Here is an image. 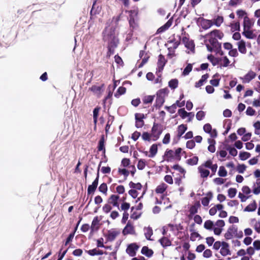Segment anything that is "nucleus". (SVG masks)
<instances>
[{
  "mask_svg": "<svg viewBox=\"0 0 260 260\" xmlns=\"http://www.w3.org/2000/svg\"><path fill=\"white\" fill-rule=\"evenodd\" d=\"M199 158L198 156H193L192 158H189L186 160V163L190 166H194L198 164Z\"/></svg>",
  "mask_w": 260,
  "mask_h": 260,
  "instance_id": "44",
  "label": "nucleus"
},
{
  "mask_svg": "<svg viewBox=\"0 0 260 260\" xmlns=\"http://www.w3.org/2000/svg\"><path fill=\"white\" fill-rule=\"evenodd\" d=\"M101 109V108L99 107H97L95 108L93 111V122L95 125V127H96V125L98 122V118L99 115V111Z\"/></svg>",
  "mask_w": 260,
  "mask_h": 260,
  "instance_id": "41",
  "label": "nucleus"
},
{
  "mask_svg": "<svg viewBox=\"0 0 260 260\" xmlns=\"http://www.w3.org/2000/svg\"><path fill=\"white\" fill-rule=\"evenodd\" d=\"M139 246L135 243L129 244L126 249V252L131 256H134Z\"/></svg>",
  "mask_w": 260,
  "mask_h": 260,
  "instance_id": "10",
  "label": "nucleus"
},
{
  "mask_svg": "<svg viewBox=\"0 0 260 260\" xmlns=\"http://www.w3.org/2000/svg\"><path fill=\"white\" fill-rule=\"evenodd\" d=\"M254 20L250 19L247 16H244L243 21V29H250L253 26Z\"/></svg>",
  "mask_w": 260,
  "mask_h": 260,
  "instance_id": "12",
  "label": "nucleus"
},
{
  "mask_svg": "<svg viewBox=\"0 0 260 260\" xmlns=\"http://www.w3.org/2000/svg\"><path fill=\"white\" fill-rule=\"evenodd\" d=\"M187 125L182 124L178 126L177 128V136L178 138H180L182 135L185 133V132L187 130Z\"/></svg>",
  "mask_w": 260,
  "mask_h": 260,
  "instance_id": "31",
  "label": "nucleus"
},
{
  "mask_svg": "<svg viewBox=\"0 0 260 260\" xmlns=\"http://www.w3.org/2000/svg\"><path fill=\"white\" fill-rule=\"evenodd\" d=\"M99 190L101 192L106 195L108 190V187L107 184L106 183H102L99 187Z\"/></svg>",
  "mask_w": 260,
  "mask_h": 260,
  "instance_id": "49",
  "label": "nucleus"
},
{
  "mask_svg": "<svg viewBox=\"0 0 260 260\" xmlns=\"http://www.w3.org/2000/svg\"><path fill=\"white\" fill-rule=\"evenodd\" d=\"M141 253L147 257H150L153 255V251L152 249H149L148 247L143 246L141 249Z\"/></svg>",
  "mask_w": 260,
  "mask_h": 260,
  "instance_id": "32",
  "label": "nucleus"
},
{
  "mask_svg": "<svg viewBox=\"0 0 260 260\" xmlns=\"http://www.w3.org/2000/svg\"><path fill=\"white\" fill-rule=\"evenodd\" d=\"M214 225L213 222L210 220H206L204 224V227L205 229L208 230H211L213 229Z\"/></svg>",
  "mask_w": 260,
  "mask_h": 260,
  "instance_id": "50",
  "label": "nucleus"
},
{
  "mask_svg": "<svg viewBox=\"0 0 260 260\" xmlns=\"http://www.w3.org/2000/svg\"><path fill=\"white\" fill-rule=\"evenodd\" d=\"M192 64L190 63L188 64L183 71V75L184 76L188 75L189 73L192 71Z\"/></svg>",
  "mask_w": 260,
  "mask_h": 260,
  "instance_id": "58",
  "label": "nucleus"
},
{
  "mask_svg": "<svg viewBox=\"0 0 260 260\" xmlns=\"http://www.w3.org/2000/svg\"><path fill=\"white\" fill-rule=\"evenodd\" d=\"M181 40L183 44H184L185 47L187 49L192 50L194 49V44L192 40H189V39L186 37H183Z\"/></svg>",
  "mask_w": 260,
  "mask_h": 260,
  "instance_id": "11",
  "label": "nucleus"
},
{
  "mask_svg": "<svg viewBox=\"0 0 260 260\" xmlns=\"http://www.w3.org/2000/svg\"><path fill=\"white\" fill-rule=\"evenodd\" d=\"M243 236V232L242 231H238V228L235 225L230 226L224 234V237L226 240L231 239L233 236L241 238Z\"/></svg>",
  "mask_w": 260,
  "mask_h": 260,
  "instance_id": "4",
  "label": "nucleus"
},
{
  "mask_svg": "<svg viewBox=\"0 0 260 260\" xmlns=\"http://www.w3.org/2000/svg\"><path fill=\"white\" fill-rule=\"evenodd\" d=\"M172 168L174 169V170H177L180 173H181V174H183L184 175L186 172L185 170L178 164L174 165L172 167Z\"/></svg>",
  "mask_w": 260,
  "mask_h": 260,
  "instance_id": "64",
  "label": "nucleus"
},
{
  "mask_svg": "<svg viewBox=\"0 0 260 260\" xmlns=\"http://www.w3.org/2000/svg\"><path fill=\"white\" fill-rule=\"evenodd\" d=\"M256 73L252 71H249L243 78L244 83H249L256 77Z\"/></svg>",
  "mask_w": 260,
  "mask_h": 260,
  "instance_id": "18",
  "label": "nucleus"
},
{
  "mask_svg": "<svg viewBox=\"0 0 260 260\" xmlns=\"http://www.w3.org/2000/svg\"><path fill=\"white\" fill-rule=\"evenodd\" d=\"M96 2V0H94V2L93 3L92 9L90 11V18L91 19H94V16H95L97 14L99 13V11L98 10V9L95 10V8H94Z\"/></svg>",
  "mask_w": 260,
  "mask_h": 260,
  "instance_id": "48",
  "label": "nucleus"
},
{
  "mask_svg": "<svg viewBox=\"0 0 260 260\" xmlns=\"http://www.w3.org/2000/svg\"><path fill=\"white\" fill-rule=\"evenodd\" d=\"M224 36L223 33L218 29H214L203 36L204 43L208 51L215 52L220 55H223L221 50V44L219 43L217 39H221Z\"/></svg>",
  "mask_w": 260,
  "mask_h": 260,
  "instance_id": "1",
  "label": "nucleus"
},
{
  "mask_svg": "<svg viewBox=\"0 0 260 260\" xmlns=\"http://www.w3.org/2000/svg\"><path fill=\"white\" fill-rule=\"evenodd\" d=\"M120 209L123 212H127L128 210L130 208V204L126 202H123L119 207Z\"/></svg>",
  "mask_w": 260,
  "mask_h": 260,
  "instance_id": "54",
  "label": "nucleus"
},
{
  "mask_svg": "<svg viewBox=\"0 0 260 260\" xmlns=\"http://www.w3.org/2000/svg\"><path fill=\"white\" fill-rule=\"evenodd\" d=\"M250 153L247 152H240L239 154V158L242 160H245L250 156Z\"/></svg>",
  "mask_w": 260,
  "mask_h": 260,
  "instance_id": "55",
  "label": "nucleus"
},
{
  "mask_svg": "<svg viewBox=\"0 0 260 260\" xmlns=\"http://www.w3.org/2000/svg\"><path fill=\"white\" fill-rule=\"evenodd\" d=\"M100 228V219H99L98 216H95L94 217L91 225L90 226V229L91 231H96Z\"/></svg>",
  "mask_w": 260,
  "mask_h": 260,
  "instance_id": "20",
  "label": "nucleus"
},
{
  "mask_svg": "<svg viewBox=\"0 0 260 260\" xmlns=\"http://www.w3.org/2000/svg\"><path fill=\"white\" fill-rule=\"evenodd\" d=\"M242 35L246 38L249 39H253L256 37V35L253 33V30L250 29H243Z\"/></svg>",
  "mask_w": 260,
  "mask_h": 260,
  "instance_id": "24",
  "label": "nucleus"
},
{
  "mask_svg": "<svg viewBox=\"0 0 260 260\" xmlns=\"http://www.w3.org/2000/svg\"><path fill=\"white\" fill-rule=\"evenodd\" d=\"M135 126L137 128H141L144 125V121L143 120L146 117L144 114L136 113L135 114Z\"/></svg>",
  "mask_w": 260,
  "mask_h": 260,
  "instance_id": "8",
  "label": "nucleus"
},
{
  "mask_svg": "<svg viewBox=\"0 0 260 260\" xmlns=\"http://www.w3.org/2000/svg\"><path fill=\"white\" fill-rule=\"evenodd\" d=\"M209 76L208 73H206V74L202 75L201 79L198 82H197L195 83V87L196 88H199V87H200L201 86H202L203 85L204 83L208 78Z\"/></svg>",
  "mask_w": 260,
  "mask_h": 260,
  "instance_id": "30",
  "label": "nucleus"
},
{
  "mask_svg": "<svg viewBox=\"0 0 260 260\" xmlns=\"http://www.w3.org/2000/svg\"><path fill=\"white\" fill-rule=\"evenodd\" d=\"M102 162L101 161L99 165L98 169V172H97V176H96V178L93 181L92 184L89 185L88 186L87 193L88 194L93 193L97 188V186L98 185L99 178V170H100V167L101 166Z\"/></svg>",
  "mask_w": 260,
  "mask_h": 260,
  "instance_id": "6",
  "label": "nucleus"
},
{
  "mask_svg": "<svg viewBox=\"0 0 260 260\" xmlns=\"http://www.w3.org/2000/svg\"><path fill=\"white\" fill-rule=\"evenodd\" d=\"M179 81L177 79H171L168 83V86L172 89H175L178 86Z\"/></svg>",
  "mask_w": 260,
  "mask_h": 260,
  "instance_id": "39",
  "label": "nucleus"
},
{
  "mask_svg": "<svg viewBox=\"0 0 260 260\" xmlns=\"http://www.w3.org/2000/svg\"><path fill=\"white\" fill-rule=\"evenodd\" d=\"M158 241L164 248L170 246L172 244V242L171 241V240L169 238L165 236L160 238L158 240Z\"/></svg>",
  "mask_w": 260,
  "mask_h": 260,
  "instance_id": "26",
  "label": "nucleus"
},
{
  "mask_svg": "<svg viewBox=\"0 0 260 260\" xmlns=\"http://www.w3.org/2000/svg\"><path fill=\"white\" fill-rule=\"evenodd\" d=\"M208 59L212 62L213 66H216L218 63V59L215 58L213 55L210 54L208 56Z\"/></svg>",
  "mask_w": 260,
  "mask_h": 260,
  "instance_id": "60",
  "label": "nucleus"
},
{
  "mask_svg": "<svg viewBox=\"0 0 260 260\" xmlns=\"http://www.w3.org/2000/svg\"><path fill=\"white\" fill-rule=\"evenodd\" d=\"M218 174L221 177H225L227 175V171L223 166H220L219 167Z\"/></svg>",
  "mask_w": 260,
  "mask_h": 260,
  "instance_id": "56",
  "label": "nucleus"
},
{
  "mask_svg": "<svg viewBox=\"0 0 260 260\" xmlns=\"http://www.w3.org/2000/svg\"><path fill=\"white\" fill-rule=\"evenodd\" d=\"M178 113L180 117L183 119H184L187 116H190V114H191V112H187L184 108L179 109Z\"/></svg>",
  "mask_w": 260,
  "mask_h": 260,
  "instance_id": "47",
  "label": "nucleus"
},
{
  "mask_svg": "<svg viewBox=\"0 0 260 260\" xmlns=\"http://www.w3.org/2000/svg\"><path fill=\"white\" fill-rule=\"evenodd\" d=\"M257 207L256 201L253 200L252 203L247 206L244 209V211L252 212L255 210Z\"/></svg>",
  "mask_w": 260,
  "mask_h": 260,
  "instance_id": "35",
  "label": "nucleus"
},
{
  "mask_svg": "<svg viewBox=\"0 0 260 260\" xmlns=\"http://www.w3.org/2000/svg\"><path fill=\"white\" fill-rule=\"evenodd\" d=\"M239 51L242 54H246L247 50L246 48L245 42L243 40H240L237 43Z\"/></svg>",
  "mask_w": 260,
  "mask_h": 260,
  "instance_id": "25",
  "label": "nucleus"
},
{
  "mask_svg": "<svg viewBox=\"0 0 260 260\" xmlns=\"http://www.w3.org/2000/svg\"><path fill=\"white\" fill-rule=\"evenodd\" d=\"M103 34V41L108 43L107 56L110 57L114 54L115 49L119 44V39L115 34L114 29L110 28L109 30L105 31Z\"/></svg>",
  "mask_w": 260,
  "mask_h": 260,
  "instance_id": "2",
  "label": "nucleus"
},
{
  "mask_svg": "<svg viewBox=\"0 0 260 260\" xmlns=\"http://www.w3.org/2000/svg\"><path fill=\"white\" fill-rule=\"evenodd\" d=\"M120 196L118 194H112L108 199L107 202L110 203L113 207L119 208Z\"/></svg>",
  "mask_w": 260,
  "mask_h": 260,
  "instance_id": "7",
  "label": "nucleus"
},
{
  "mask_svg": "<svg viewBox=\"0 0 260 260\" xmlns=\"http://www.w3.org/2000/svg\"><path fill=\"white\" fill-rule=\"evenodd\" d=\"M182 149L181 148H178L177 149H176L175 151L174 152L175 159H176L178 161L181 160V156L180 153Z\"/></svg>",
  "mask_w": 260,
  "mask_h": 260,
  "instance_id": "59",
  "label": "nucleus"
},
{
  "mask_svg": "<svg viewBox=\"0 0 260 260\" xmlns=\"http://www.w3.org/2000/svg\"><path fill=\"white\" fill-rule=\"evenodd\" d=\"M168 187V185L164 183H162L157 186L155 189L156 193H163Z\"/></svg>",
  "mask_w": 260,
  "mask_h": 260,
  "instance_id": "36",
  "label": "nucleus"
},
{
  "mask_svg": "<svg viewBox=\"0 0 260 260\" xmlns=\"http://www.w3.org/2000/svg\"><path fill=\"white\" fill-rule=\"evenodd\" d=\"M204 166L206 167V168L211 169L212 172L211 177L215 174L218 167L217 165L216 164H213L212 161L211 159H208L205 162Z\"/></svg>",
  "mask_w": 260,
  "mask_h": 260,
  "instance_id": "15",
  "label": "nucleus"
},
{
  "mask_svg": "<svg viewBox=\"0 0 260 260\" xmlns=\"http://www.w3.org/2000/svg\"><path fill=\"white\" fill-rule=\"evenodd\" d=\"M112 207H113L110 203L107 202V203L103 206L102 209L104 213L107 214L111 211Z\"/></svg>",
  "mask_w": 260,
  "mask_h": 260,
  "instance_id": "52",
  "label": "nucleus"
},
{
  "mask_svg": "<svg viewBox=\"0 0 260 260\" xmlns=\"http://www.w3.org/2000/svg\"><path fill=\"white\" fill-rule=\"evenodd\" d=\"M213 25L212 20L203 18L201 21V26L203 29L206 30Z\"/></svg>",
  "mask_w": 260,
  "mask_h": 260,
  "instance_id": "23",
  "label": "nucleus"
},
{
  "mask_svg": "<svg viewBox=\"0 0 260 260\" xmlns=\"http://www.w3.org/2000/svg\"><path fill=\"white\" fill-rule=\"evenodd\" d=\"M104 86V84H102L101 86L96 85H92L89 88V90L93 92L94 93L100 94L102 88Z\"/></svg>",
  "mask_w": 260,
  "mask_h": 260,
  "instance_id": "40",
  "label": "nucleus"
},
{
  "mask_svg": "<svg viewBox=\"0 0 260 260\" xmlns=\"http://www.w3.org/2000/svg\"><path fill=\"white\" fill-rule=\"evenodd\" d=\"M104 143V136L102 135L98 143V150L99 151L103 150V152L105 153L106 150L105 148Z\"/></svg>",
  "mask_w": 260,
  "mask_h": 260,
  "instance_id": "37",
  "label": "nucleus"
},
{
  "mask_svg": "<svg viewBox=\"0 0 260 260\" xmlns=\"http://www.w3.org/2000/svg\"><path fill=\"white\" fill-rule=\"evenodd\" d=\"M213 25H216V26H220L221 24L223 22V17L220 16H217V17L213 20Z\"/></svg>",
  "mask_w": 260,
  "mask_h": 260,
  "instance_id": "45",
  "label": "nucleus"
},
{
  "mask_svg": "<svg viewBox=\"0 0 260 260\" xmlns=\"http://www.w3.org/2000/svg\"><path fill=\"white\" fill-rule=\"evenodd\" d=\"M231 30L232 31H239L240 29V22L239 21L231 23L230 25Z\"/></svg>",
  "mask_w": 260,
  "mask_h": 260,
  "instance_id": "51",
  "label": "nucleus"
},
{
  "mask_svg": "<svg viewBox=\"0 0 260 260\" xmlns=\"http://www.w3.org/2000/svg\"><path fill=\"white\" fill-rule=\"evenodd\" d=\"M169 91L167 87L162 88L157 91L156 93V95L161 96L165 99V96H167Z\"/></svg>",
  "mask_w": 260,
  "mask_h": 260,
  "instance_id": "38",
  "label": "nucleus"
},
{
  "mask_svg": "<svg viewBox=\"0 0 260 260\" xmlns=\"http://www.w3.org/2000/svg\"><path fill=\"white\" fill-rule=\"evenodd\" d=\"M144 231L145 238L148 240H152V239H151V237L153 235V230L152 228L149 226L147 228H144Z\"/></svg>",
  "mask_w": 260,
  "mask_h": 260,
  "instance_id": "34",
  "label": "nucleus"
},
{
  "mask_svg": "<svg viewBox=\"0 0 260 260\" xmlns=\"http://www.w3.org/2000/svg\"><path fill=\"white\" fill-rule=\"evenodd\" d=\"M166 160L168 161H171L172 159H175L174 152L172 150L167 149L165 153Z\"/></svg>",
  "mask_w": 260,
  "mask_h": 260,
  "instance_id": "28",
  "label": "nucleus"
},
{
  "mask_svg": "<svg viewBox=\"0 0 260 260\" xmlns=\"http://www.w3.org/2000/svg\"><path fill=\"white\" fill-rule=\"evenodd\" d=\"M146 166V161L144 159H140L139 160L137 168L140 170H143Z\"/></svg>",
  "mask_w": 260,
  "mask_h": 260,
  "instance_id": "57",
  "label": "nucleus"
},
{
  "mask_svg": "<svg viewBox=\"0 0 260 260\" xmlns=\"http://www.w3.org/2000/svg\"><path fill=\"white\" fill-rule=\"evenodd\" d=\"M204 165L205 162L198 168V171L200 174V176L203 178H207L210 174V171L205 169L206 167Z\"/></svg>",
  "mask_w": 260,
  "mask_h": 260,
  "instance_id": "14",
  "label": "nucleus"
},
{
  "mask_svg": "<svg viewBox=\"0 0 260 260\" xmlns=\"http://www.w3.org/2000/svg\"><path fill=\"white\" fill-rule=\"evenodd\" d=\"M135 232V231L134 226L132 225L129 222H128L122 231V234L124 235L128 234H134Z\"/></svg>",
  "mask_w": 260,
  "mask_h": 260,
  "instance_id": "19",
  "label": "nucleus"
},
{
  "mask_svg": "<svg viewBox=\"0 0 260 260\" xmlns=\"http://www.w3.org/2000/svg\"><path fill=\"white\" fill-rule=\"evenodd\" d=\"M247 167L244 164H238L237 166V171L239 173H243L246 170Z\"/></svg>",
  "mask_w": 260,
  "mask_h": 260,
  "instance_id": "61",
  "label": "nucleus"
},
{
  "mask_svg": "<svg viewBox=\"0 0 260 260\" xmlns=\"http://www.w3.org/2000/svg\"><path fill=\"white\" fill-rule=\"evenodd\" d=\"M200 207L201 204L200 201H196L194 204L189 208V212L190 214L189 215V217L190 218L191 216L197 213L198 212V209L200 208Z\"/></svg>",
  "mask_w": 260,
  "mask_h": 260,
  "instance_id": "17",
  "label": "nucleus"
},
{
  "mask_svg": "<svg viewBox=\"0 0 260 260\" xmlns=\"http://www.w3.org/2000/svg\"><path fill=\"white\" fill-rule=\"evenodd\" d=\"M167 62V60L165 58V56L162 54H159L158 55V61L157 62V65L159 71H161L163 70Z\"/></svg>",
  "mask_w": 260,
  "mask_h": 260,
  "instance_id": "16",
  "label": "nucleus"
},
{
  "mask_svg": "<svg viewBox=\"0 0 260 260\" xmlns=\"http://www.w3.org/2000/svg\"><path fill=\"white\" fill-rule=\"evenodd\" d=\"M194 223H192L191 225V226L192 228V229H190V231L192 232L190 234V240L192 241H194L197 238H199L200 239L202 238L201 236L198 233L194 232Z\"/></svg>",
  "mask_w": 260,
  "mask_h": 260,
  "instance_id": "27",
  "label": "nucleus"
},
{
  "mask_svg": "<svg viewBox=\"0 0 260 260\" xmlns=\"http://www.w3.org/2000/svg\"><path fill=\"white\" fill-rule=\"evenodd\" d=\"M157 150L158 148L157 144H154L152 145L150 148V153L148 155V157L151 158L154 157L157 152Z\"/></svg>",
  "mask_w": 260,
  "mask_h": 260,
  "instance_id": "33",
  "label": "nucleus"
},
{
  "mask_svg": "<svg viewBox=\"0 0 260 260\" xmlns=\"http://www.w3.org/2000/svg\"><path fill=\"white\" fill-rule=\"evenodd\" d=\"M165 109L168 110L169 112L171 114H173L176 112V104H173L171 106H166Z\"/></svg>",
  "mask_w": 260,
  "mask_h": 260,
  "instance_id": "62",
  "label": "nucleus"
},
{
  "mask_svg": "<svg viewBox=\"0 0 260 260\" xmlns=\"http://www.w3.org/2000/svg\"><path fill=\"white\" fill-rule=\"evenodd\" d=\"M129 186L131 188H133L134 189L137 190H141L142 188V184L138 182L137 183H135L133 182V181H131L129 183Z\"/></svg>",
  "mask_w": 260,
  "mask_h": 260,
  "instance_id": "46",
  "label": "nucleus"
},
{
  "mask_svg": "<svg viewBox=\"0 0 260 260\" xmlns=\"http://www.w3.org/2000/svg\"><path fill=\"white\" fill-rule=\"evenodd\" d=\"M212 198V193L211 192H208L207 193V197L202 199V204L204 206H207L209 204L210 200Z\"/></svg>",
  "mask_w": 260,
  "mask_h": 260,
  "instance_id": "29",
  "label": "nucleus"
},
{
  "mask_svg": "<svg viewBox=\"0 0 260 260\" xmlns=\"http://www.w3.org/2000/svg\"><path fill=\"white\" fill-rule=\"evenodd\" d=\"M126 13H128V17L127 18L129 28L131 31L139 26L138 24V13L139 9L138 7L134 8L133 10H125Z\"/></svg>",
  "mask_w": 260,
  "mask_h": 260,
  "instance_id": "3",
  "label": "nucleus"
},
{
  "mask_svg": "<svg viewBox=\"0 0 260 260\" xmlns=\"http://www.w3.org/2000/svg\"><path fill=\"white\" fill-rule=\"evenodd\" d=\"M119 234L120 232L117 230L114 229L109 230L107 234L105 235L107 241H113Z\"/></svg>",
  "mask_w": 260,
  "mask_h": 260,
  "instance_id": "9",
  "label": "nucleus"
},
{
  "mask_svg": "<svg viewBox=\"0 0 260 260\" xmlns=\"http://www.w3.org/2000/svg\"><path fill=\"white\" fill-rule=\"evenodd\" d=\"M164 130L163 125L160 123L154 122L151 129V136L153 140L156 141L159 139Z\"/></svg>",
  "mask_w": 260,
  "mask_h": 260,
  "instance_id": "5",
  "label": "nucleus"
},
{
  "mask_svg": "<svg viewBox=\"0 0 260 260\" xmlns=\"http://www.w3.org/2000/svg\"><path fill=\"white\" fill-rule=\"evenodd\" d=\"M237 193V189L235 188H230L228 190V196L230 198H233L235 197Z\"/></svg>",
  "mask_w": 260,
  "mask_h": 260,
  "instance_id": "63",
  "label": "nucleus"
},
{
  "mask_svg": "<svg viewBox=\"0 0 260 260\" xmlns=\"http://www.w3.org/2000/svg\"><path fill=\"white\" fill-rule=\"evenodd\" d=\"M87 253L91 256L102 255L103 254H107L108 252L106 251L104 252L102 250L97 249V248L89 250L87 251Z\"/></svg>",
  "mask_w": 260,
  "mask_h": 260,
  "instance_id": "21",
  "label": "nucleus"
},
{
  "mask_svg": "<svg viewBox=\"0 0 260 260\" xmlns=\"http://www.w3.org/2000/svg\"><path fill=\"white\" fill-rule=\"evenodd\" d=\"M155 95H145L142 99L143 103L144 105H148V107L150 105L154 99ZM147 106H144V108H146Z\"/></svg>",
  "mask_w": 260,
  "mask_h": 260,
  "instance_id": "22",
  "label": "nucleus"
},
{
  "mask_svg": "<svg viewBox=\"0 0 260 260\" xmlns=\"http://www.w3.org/2000/svg\"><path fill=\"white\" fill-rule=\"evenodd\" d=\"M126 89L125 87L120 86L118 88L116 93H115L114 96L118 98L120 95L124 94L126 92Z\"/></svg>",
  "mask_w": 260,
  "mask_h": 260,
  "instance_id": "43",
  "label": "nucleus"
},
{
  "mask_svg": "<svg viewBox=\"0 0 260 260\" xmlns=\"http://www.w3.org/2000/svg\"><path fill=\"white\" fill-rule=\"evenodd\" d=\"M180 41H181V37H180V36H179L178 40H176V39L174 38V39L169 41L168 42L170 43H172L173 44L172 48L173 49H175L178 47V46L180 44Z\"/></svg>",
  "mask_w": 260,
  "mask_h": 260,
  "instance_id": "42",
  "label": "nucleus"
},
{
  "mask_svg": "<svg viewBox=\"0 0 260 260\" xmlns=\"http://www.w3.org/2000/svg\"><path fill=\"white\" fill-rule=\"evenodd\" d=\"M165 102V99L163 98H161V96H159L158 95H156V99L155 101V106L156 107H161L162 106Z\"/></svg>",
  "mask_w": 260,
  "mask_h": 260,
  "instance_id": "53",
  "label": "nucleus"
},
{
  "mask_svg": "<svg viewBox=\"0 0 260 260\" xmlns=\"http://www.w3.org/2000/svg\"><path fill=\"white\" fill-rule=\"evenodd\" d=\"M220 253L223 256L231 254L229 243L226 242H222V246L220 249Z\"/></svg>",
  "mask_w": 260,
  "mask_h": 260,
  "instance_id": "13",
  "label": "nucleus"
}]
</instances>
